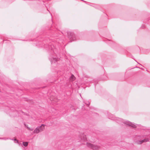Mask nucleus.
Wrapping results in <instances>:
<instances>
[{"instance_id": "8", "label": "nucleus", "mask_w": 150, "mask_h": 150, "mask_svg": "<svg viewBox=\"0 0 150 150\" xmlns=\"http://www.w3.org/2000/svg\"><path fill=\"white\" fill-rule=\"evenodd\" d=\"M0 139H4V140H6L7 139H10L11 140H14L15 141V142L18 143L19 144V143H18V140H17L16 139H9L8 138H0Z\"/></svg>"}, {"instance_id": "7", "label": "nucleus", "mask_w": 150, "mask_h": 150, "mask_svg": "<svg viewBox=\"0 0 150 150\" xmlns=\"http://www.w3.org/2000/svg\"><path fill=\"white\" fill-rule=\"evenodd\" d=\"M149 141V139H145L144 140H141L136 141V142L137 144H141L143 142H146Z\"/></svg>"}, {"instance_id": "9", "label": "nucleus", "mask_w": 150, "mask_h": 150, "mask_svg": "<svg viewBox=\"0 0 150 150\" xmlns=\"http://www.w3.org/2000/svg\"><path fill=\"white\" fill-rule=\"evenodd\" d=\"M86 139V135L83 134L82 135L81 137V140L82 141H85Z\"/></svg>"}, {"instance_id": "1", "label": "nucleus", "mask_w": 150, "mask_h": 150, "mask_svg": "<svg viewBox=\"0 0 150 150\" xmlns=\"http://www.w3.org/2000/svg\"><path fill=\"white\" fill-rule=\"evenodd\" d=\"M48 47L49 50L51 51L49 60L51 64L55 63V62L58 61L59 59V54L56 53L57 52V49H56L53 45L51 43L49 45Z\"/></svg>"}, {"instance_id": "13", "label": "nucleus", "mask_w": 150, "mask_h": 150, "mask_svg": "<svg viewBox=\"0 0 150 150\" xmlns=\"http://www.w3.org/2000/svg\"><path fill=\"white\" fill-rule=\"evenodd\" d=\"M85 103L88 106H89V104H90L89 102H88V103Z\"/></svg>"}, {"instance_id": "17", "label": "nucleus", "mask_w": 150, "mask_h": 150, "mask_svg": "<svg viewBox=\"0 0 150 150\" xmlns=\"http://www.w3.org/2000/svg\"><path fill=\"white\" fill-rule=\"evenodd\" d=\"M141 69H143V68H141Z\"/></svg>"}, {"instance_id": "14", "label": "nucleus", "mask_w": 150, "mask_h": 150, "mask_svg": "<svg viewBox=\"0 0 150 150\" xmlns=\"http://www.w3.org/2000/svg\"><path fill=\"white\" fill-rule=\"evenodd\" d=\"M140 137L137 136L136 138V140L137 139H139V138Z\"/></svg>"}, {"instance_id": "15", "label": "nucleus", "mask_w": 150, "mask_h": 150, "mask_svg": "<svg viewBox=\"0 0 150 150\" xmlns=\"http://www.w3.org/2000/svg\"><path fill=\"white\" fill-rule=\"evenodd\" d=\"M24 125H25V127H26L27 128V127H28V125H26V124H24Z\"/></svg>"}, {"instance_id": "5", "label": "nucleus", "mask_w": 150, "mask_h": 150, "mask_svg": "<svg viewBox=\"0 0 150 150\" xmlns=\"http://www.w3.org/2000/svg\"><path fill=\"white\" fill-rule=\"evenodd\" d=\"M125 125L131 126L132 127L135 128L137 127V125L134 124L132 123L129 121H122V122Z\"/></svg>"}, {"instance_id": "12", "label": "nucleus", "mask_w": 150, "mask_h": 150, "mask_svg": "<svg viewBox=\"0 0 150 150\" xmlns=\"http://www.w3.org/2000/svg\"><path fill=\"white\" fill-rule=\"evenodd\" d=\"M27 129H28V130H30L31 131H32L33 130V129L31 128L28 127H27Z\"/></svg>"}, {"instance_id": "16", "label": "nucleus", "mask_w": 150, "mask_h": 150, "mask_svg": "<svg viewBox=\"0 0 150 150\" xmlns=\"http://www.w3.org/2000/svg\"><path fill=\"white\" fill-rule=\"evenodd\" d=\"M108 40V41H110V42H112V41H111V40Z\"/></svg>"}, {"instance_id": "2", "label": "nucleus", "mask_w": 150, "mask_h": 150, "mask_svg": "<svg viewBox=\"0 0 150 150\" xmlns=\"http://www.w3.org/2000/svg\"><path fill=\"white\" fill-rule=\"evenodd\" d=\"M45 125L42 124L40 127H38L36 128L34 130L33 133H34L38 134L40 132L43 131L45 129Z\"/></svg>"}, {"instance_id": "10", "label": "nucleus", "mask_w": 150, "mask_h": 150, "mask_svg": "<svg viewBox=\"0 0 150 150\" xmlns=\"http://www.w3.org/2000/svg\"><path fill=\"white\" fill-rule=\"evenodd\" d=\"M75 79V77L74 76H71V77H70L69 80L70 81H72L74 80Z\"/></svg>"}, {"instance_id": "3", "label": "nucleus", "mask_w": 150, "mask_h": 150, "mask_svg": "<svg viewBox=\"0 0 150 150\" xmlns=\"http://www.w3.org/2000/svg\"><path fill=\"white\" fill-rule=\"evenodd\" d=\"M86 145L88 147L94 150H98L100 148V146H99L89 143H87Z\"/></svg>"}, {"instance_id": "11", "label": "nucleus", "mask_w": 150, "mask_h": 150, "mask_svg": "<svg viewBox=\"0 0 150 150\" xmlns=\"http://www.w3.org/2000/svg\"><path fill=\"white\" fill-rule=\"evenodd\" d=\"M23 146L25 147L28 146V142H23Z\"/></svg>"}, {"instance_id": "4", "label": "nucleus", "mask_w": 150, "mask_h": 150, "mask_svg": "<svg viewBox=\"0 0 150 150\" xmlns=\"http://www.w3.org/2000/svg\"><path fill=\"white\" fill-rule=\"evenodd\" d=\"M67 35L69 38L72 41L76 40V38L74 34L71 32H69L67 33Z\"/></svg>"}, {"instance_id": "6", "label": "nucleus", "mask_w": 150, "mask_h": 150, "mask_svg": "<svg viewBox=\"0 0 150 150\" xmlns=\"http://www.w3.org/2000/svg\"><path fill=\"white\" fill-rule=\"evenodd\" d=\"M109 118L111 119L112 120H115L117 123H119L120 122H121V119L117 117L113 116L111 117H109Z\"/></svg>"}]
</instances>
